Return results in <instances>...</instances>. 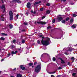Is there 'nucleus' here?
<instances>
[{"instance_id": "obj_48", "label": "nucleus", "mask_w": 77, "mask_h": 77, "mask_svg": "<svg viewBox=\"0 0 77 77\" xmlns=\"http://www.w3.org/2000/svg\"><path fill=\"white\" fill-rule=\"evenodd\" d=\"M69 64H70V63L69 62H68V65H69Z\"/></svg>"}, {"instance_id": "obj_10", "label": "nucleus", "mask_w": 77, "mask_h": 77, "mask_svg": "<svg viewBox=\"0 0 77 77\" xmlns=\"http://www.w3.org/2000/svg\"><path fill=\"white\" fill-rule=\"evenodd\" d=\"M30 3L29 2H28L27 3L26 6L28 8H29V9H30Z\"/></svg>"}, {"instance_id": "obj_20", "label": "nucleus", "mask_w": 77, "mask_h": 77, "mask_svg": "<svg viewBox=\"0 0 77 77\" xmlns=\"http://www.w3.org/2000/svg\"><path fill=\"white\" fill-rule=\"evenodd\" d=\"M9 27L10 29H12L13 27V26H12L11 24H10Z\"/></svg>"}, {"instance_id": "obj_55", "label": "nucleus", "mask_w": 77, "mask_h": 77, "mask_svg": "<svg viewBox=\"0 0 77 77\" xmlns=\"http://www.w3.org/2000/svg\"><path fill=\"white\" fill-rule=\"evenodd\" d=\"M71 5H74V4H72V3H71Z\"/></svg>"}, {"instance_id": "obj_31", "label": "nucleus", "mask_w": 77, "mask_h": 77, "mask_svg": "<svg viewBox=\"0 0 77 77\" xmlns=\"http://www.w3.org/2000/svg\"><path fill=\"white\" fill-rule=\"evenodd\" d=\"M53 61H55V60H56V58H55L54 57L53 58Z\"/></svg>"}, {"instance_id": "obj_63", "label": "nucleus", "mask_w": 77, "mask_h": 77, "mask_svg": "<svg viewBox=\"0 0 77 77\" xmlns=\"http://www.w3.org/2000/svg\"><path fill=\"white\" fill-rule=\"evenodd\" d=\"M47 49V48H45V49H44V50H46Z\"/></svg>"}, {"instance_id": "obj_24", "label": "nucleus", "mask_w": 77, "mask_h": 77, "mask_svg": "<svg viewBox=\"0 0 77 77\" xmlns=\"http://www.w3.org/2000/svg\"><path fill=\"white\" fill-rule=\"evenodd\" d=\"M29 66H32V65H33V63H29Z\"/></svg>"}, {"instance_id": "obj_3", "label": "nucleus", "mask_w": 77, "mask_h": 77, "mask_svg": "<svg viewBox=\"0 0 77 77\" xmlns=\"http://www.w3.org/2000/svg\"><path fill=\"white\" fill-rule=\"evenodd\" d=\"M63 20V18L61 17V15H59L57 16V18L55 19L56 21H57V22H60Z\"/></svg>"}, {"instance_id": "obj_38", "label": "nucleus", "mask_w": 77, "mask_h": 77, "mask_svg": "<svg viewBox=\"0 0 77 77\" xmlns=\"http://www.w3.org/2000/svg\"><path fill=\"white\" fill-rule=\"evenodd\" d=\"M25 15H26L27 16H28V15H29V14H28V13H27V12H26L25 14Z\"/></svg>"}, {"instance_id": "obj_57", "label": "nucleus", "mask_w": 77, "mask_h": 77, "mask_svg": "<svg viewBox=\"0 0 77 77\" xmlns=\"http://www.w3.org/2000/svg\"><path fill=\"white\" fill-rule=\"evenodd\" d=\"M12 47H14V45H12Z\"/></svg>"}, {"instance_id": "obj_13", "label": "nucleus", "mask_w": 77, "mask_h": 77, "mask_svg": "<svg viewBox=\"0 0 77 77\" xmlns=\"http://www.w3.org/2000/svg\"><path fill=\"white\" fill-rule=\"evenodd\" d=\"M20 67L21 69L22 70H24L25 69H26V68L25 67L23 66V65H21L20 66Z\"/></svg>"}, {"instance_id": "obj_50", "label": "nucleus", "mask_w": 77, "mask_h": 77, "mask_svg": "<svg viewBox=\"0 0 77 77\" xmlns=\"http://www.w3.org/2000/svg\"><path fill=\"white\" fill-rule=\"evenodd\" d=\"M31 13H33V11L32 10L31 11Z\"/></svg>"}, {"instance_id": "obj_53", "label": "nucleus", "mask_w": 77, "mask_h": 77, "mask_svg": "<svg viewBox=\"0 0 77 77\" xmlns=\"http://www.w3.org/2000/svg\"><path fill=\"white\" fill-rule=\"evenodd\" d=\"M1 48H2V47L0 46V50L1 51V50H2V49Z\"/></svg>"}, {"instance_id": "obj_2", "label": "nucleus", "mask_w": 77, "mask_h": 77, "mask_svg": "<svg viewBox=\"0 0 77 77\" xmlns=\"http://www.w3.org/2000/svg\"><path fill=\"white\" fill-rule=\"evenodd\" d=\"M41 64L40 63V65H38L35 68V70L36 72H38L41 71Z\"/></svg>"}, {"instance_id": "obj_21", "label": "nucleus", "mask_w": 77, "mask_h": 77, "mask_svg": "<svg viewBox=\"0 0 77 77\" xmlns=\"http://www.w3.org/2000/svg\"><path fill=\"white\" fill-rule=\"evenodd\" d=\"M1 35H2V36H7V34L4 33H1Z\"/></svg>"}, {"instance_id": "obj_17", "label": "nucleus", "mask_w": 77, "mask_h": 77, "mask_svg": "<svg viewBox=\"0 0 77 77\" xmlns=\"http://www.w3.org/2000/svg\"><path fill=\"white\" fill-rule=\"evenodd\" d=\"M41 3V1H39L38 2H36L35 3V4L37 5V4H39V3Z\"/></svg>"}, {"instance_id": "obj_54", "label": "nucleus", "mask_w": 77, "mask_h": 77, "mask_svg": "<svg viewBox=\"0 0 77 77\" xmlns=\"http://www.w3.org/2000/svg\"><path fill=\"white\" fill-rule=\"evenodd\" d=\"M40 37H42V35H40Z\"/></svg>"}, {"instance_id": "obj_52", "label": "nucleus", "mask_w": 77, "mask_h": 77, "mask_svg": "<svg viewBox=\"0 0 77 77\" xmlns=\"http://www.w3.org/2000/svg\"><path fill=\"white\" fill-rule=\"evenodd\" d=\"M36 63H36V62H35L34 63V65H36Z\"/></svg>"}, {"instance_id": "obj_25", "label": "nucleus", "mask_w": 77, "mask_h": 77, "mask_svg": "<svg viewBox=\"0 0 77 77\" xmlns=\"http://www.w3.org/2000/svg\"><path fill=\"white\" fill-rule=\"evenodd\" d=\"M47 14H50V11L49 10H48L47 11Z\"/></svg>"}, {"instance_id": "obj_12", "label": "nucleus", "mask_w": 77, "mask_h": 77, "mask_svg": "<svg viewBox=\"0 0 77 77\" xmlns=\"http://www.w3.org/2000/svg\"><path fill=\"white\" fill-rule=\"evenodd\" d=\"M18 53V51H16L15 52L14 51H11V54H12V56H14V54H16Z\"/></svg>"}, {"instance_id": "obj_11", "label": "nucleus", "mask_w": 77, "mask_h": 77, "mask_svg": "<svg viewBox=\"0 0 77 77\" xmlns=\"http://www.w3.org/2000/svg\"><path fill=\"white\" fill-rule=\"evenodd\" d=\"M59 59L61 60V63L63 64V63H65V61H64V60H62V58H59Z\"/></svg>"}, {"instance_id": "obj_56", "label": "nucleus", "mask_w": 77, "mask_h": 77, "mask_svg": "<svg viewBox=\"0 0 77 77\" xmlns=\"http://www.w3.org/2000/svg\"><path fill=\"white\" fill-rule=\"evenodd\" d=\"M46 2H49V0H46Z\"/></svg>"}, {"instance_id": "obj_4", "label": "nucleus", "mask_w": 77, "mask_h": 77, "mask_svg": "<svg viewBox=\"0 0 77 77\" xmlns=\"http://www.w3.org/2000/svg\"><path fill=\"white\" fill-rule=\"evenodd\" d=\"M67 49H68V50H67L64 53V54H66V55H68L69 54L67 53V52L68 51H72V50H73V51H74V48H67Z\"/></svg>"}, {"instance_id": "obj_14", "label": "nucleus", "mask_w": 77, "mask_h": 77, "mask_svg": "<svg viewBox=\"0 0 77 77\" xmlns=\"http://www.w3.org/2000/svg\"><path fill=\"white\" fill-rule=\"evenodd\" d=\"M76 26L77 25L76 24H74L71 27L72 29H75V28H76Z\"/></svg>"}, {"instance_id": "obj_43", "label": "nucleus", "mask_w": 77, "mask_h": 77, "mask_svg": "<svg viewBox=\"0 0 77 77\" xmlns=\"http://www.w3.org/2000/svg\"><path fill=\"white\" fill-rule=\"evenodd\" d=\"M45 16H43V17H42V19L43 20V19H44V18H45Z\"/></svg>"}, {"instance_id": "obj_5", "label": "nucleus", "mask_w": 77, "mask_h": 77, "mask_svg": "<svg viewBox=\"0 0 77 77\" xmlns=\"http://www.w3.org/2000/svg\"><path fill=\"white\" fill-rule=\"evenodd\" d=\"M9 14L10 15V20H13V16H14L12 12L11 11H10L9 12Z\"/></svg>"}, {"instance_id": "obj_30", "label": "nucleus", "mask_w": 77, "mask_h": 77, "mask_svg": "<svg viewBox=\"0 0 77 77\" xmlns=\"http://www.w3.org/2000/svg\"><path fill=\"white\" fill-rule=\"evenodd\" d=\"M62 23H63L64 24L65 23V20H63L62 21Z\"/></svg>"}, {"instance_id": "obj_62", "label": "nucleus", "mask_w": 77, "mask_h": 77, "mask_svg": "<svg viewBox=\"0 0 77 77\" xmlns=\"http://www.w3.org/2000/svg\"><path fill=\"white\" fill-rule=\"evenodd\" d=\"M1 1H2V3H3V0H1Z\"/></svg>"}, {"instance_id": "obj_26", "label": "nucleus", "mask_w": 77, "mask_h": 77, "mask_svg": "<svg viewBox=\"0 0 77 77\" xmlns=\"http://www.w3.org/2000/svg\"><path fill=\"white\" fill-rule=\"evenodd\" d=\"M24 25H27V24H28V23H27V22H25L24 23Z\"/></svg>"}, {"instance_id": "obj_61", "label": "nucleus", "mask_w": 77, "mask_h": 77, "mask_svg": "<svg viewBox=\"0 0 77 77\" xmlns=\"http://www.w3.org/2000/svg\"><path fill=\"white\" fill-rule=\"evenodd\" d=\"M16 69V68H15L14 70H15Z\"/></svg>"}, {"instance_id": "obj_27", "label": "nucleus", "mask_w": 77, "mask_h": 77, "mask_svg": "<svg viewBox=\"0 0 77 77\" xmlns=\"http://www.w3.org/2000/svg\"><path fill=\"white\" fill-rule=\"evenodd\" d=\"M1 55H0V57H2L3 56V54H2V53H1Z\"/></svg>"}, {"instance_id": "obj_28", "label": "nucleus", "mask_w": 77, "mask_h": 77, "mask_svg": "<svg viewBox=\"0 0 77 77\" xmlns=\"http://www.w3.org/2000/svg\"><path fill=\"white\" fill-rule=\"evenodd\" d=\"M22 43H23V44H24V42H25V40H24V39H23L22 40Z\"/></svg>"}, {"instance_id": "obj_8", "label": "nucleus", "mask_w": 77, "mask_h": 77, "mask_svg": "<svg viewBox=\"0 0 77 77\" xmlns=\"http://www.w3.org/2000/svg\"><path fill=\"white\" fill-rule=\"evenodd\" d=\"M12 3H21V2L20 0H13L12 1Z\"/></svg>"}, {"instance_id": "obj_33", "label": "nucleus", "mask_w": 77, "mask_h": 77, "mask_svg": "<svg viewBox=\"0 0 77 77\" xmlns=\"http://www.w3.org/2000/svg\"><path fill=\"white\" fill-rule=\"evenodd\" d=\"M69 19V17H67V18L66 19V20L67 21H68V20Z\"/></svg>"}, {"instance_id": "obj_22", "label": "nucleus", "mask_w": 77, "mask_h": 77, "mask_svg": "<svg viewBox=\"0 0 77 77\" xmlns=\"http://www.w3.org/2000/svg\"><path fill=\"white\" fill-rule=\"evenodd\" d=\"M0 39H1V40H2L3 41H4V40H5V38L3 37H1Z\"/></svg>"}, {"instance_id": "obj_29", "label": "nucleus", "mask_w": 77, "mask_h": 77, "mask_svg": "<svg viewBox=\"0 0 77 77\" xmlns=\"http://www.w3.org/2000/svg\"><path fill=\"white\" fill-rule=\"evenodd\" d=\"M55 19H54L52 20V22L53 23H55Z\"/></svg>"}, {"instance_id": "obj_18", "label": "nucleus", "mask_w": 77, "mask_h": 77, "mask_svg": "<svg viewBox=\"0 0 77 77\" xmlns=\"http://www.w3.org/2000/svg\"><path fill=\"white\" fill-rule=\"evenodd\" d=\"M22 76V75L20 74H17V77H21Z\"/></svg>"}, {"instance_id": "obj_6", "label": "nucleus", "mask_w": 77, "mask_h": 77, "mask_svg": "<svg viewBox=\"0 0 77 77\" xmlns=\"http://www.w3.org/2000/svg\"><path fill=\"white\" fill-rule=\"evenodd\" d=\"M0 8H1V9H3V13H5V14H6V12L5 11V5H2V6H0Z\"/></svg>"}, {"instance_id": "obj_42", "label": "nucleus", "mask_w": 77, "mask_h": 77, "mask_svg": "<svg viewBox=\"0 0 77 77\" xmlns=\"http://www.w3.org/2000/svg\"><path fill=\"white\" fill-rule=\"evenodd\" d=\"M16 41L15 40H14L13 41V43H15V42H16Z\"/></svg>"}, {"instance_id": "obj_15", "label": "nucleus", "mask_w": 77, "mask_h": 77, "mask_svg": "<svg viewBox=\"0 0 77 77\" xmlns=\"http://www.w3.org/2000/svg\"><path fill=\"white\" fill-rule=\"evenodd\" d=\"M18 14H17L16 16H15V21H16V20H17L15 19V18H16L17 19H18Z\"/></svg>"}, {"instance_id": "obj_16", "label": "nucleus", "mask_w": 77, "mask_h": 77, "mask_svg": "<svg viewBox=\"0 0 77 77\" xmlns=\"http://www.w3.org/2000/svg\"><path fill=\"white\" fill-rule=\"evenodd\" d=\"M75 14H73V17H76V16H77V12H75Z\"/></svg>"}, {"instance_id": "obj_46", "label": "nucleus", "mask_w": 77, "mask_h": 77, "mask_svg": "<svg viewBox=\"0 0 77 77\" xmlns=\"http://www.w3.org/2000/svg\"><path fill=\"white\" fill-rule=\"evenodd\" d=\"M4 60H5V59H2L1 62H3V61H4Z\"/></svg>"}, {"instance_id": "obj_7", "label": "nucleus", "mask_w": 77, "mask_h": 77, "mask_svg": "<svg viewBox=\"0 0 77 77\" xmlns=\"http://www.w3.org/2000/svg\"><path fill=\"white\" fill-rule=\"evenodd\" d=\"M37 23L38 24H46V23L45 22H42V21H39V22H37Z\"/></svg>"}, {"instance_id": "obj_58", "label": "nucleus", "mask_w": 77, "mask_h": 77, "mask_svg": "<svg viewBox=\"0 0 77 77\" xmlns=\"http://www.w3.org/2000/svg\"><path fill=\"white\" fill-rule=\"evenodd\" d=\"M27 48V49H29V48H28V46H27V47H26Z\"/></svg>"}, {"instance_id": "obj_19", "label": "nucleus", "mask_w": 77, "mask_h": 77, "mask_svg": "<svg viewBox=\"0 0 77 77\" xmlns=\"http://www.w3.org/2000/svg\"><path fill=\"white\" fill-rule=\"evenodd\" d=\"M44 54H46V55H47V56H48V54H46V53H44V54L42 55L41 56V58H42V57L43 56V55H44Z\"/></svg>"}, {"instance_id": "obj_64", "label": "nucleus", "mask_w": 77, "mask_h": 77, "mask_svg": "<svg viewBox=\"0 0 77 77\" xmlns=\"http://www.w3.org/2000/svg\"><path fill=\"white\" fill-rule=\"evenodd\" d=\"M75 46H77V44H76Z\"/></svg>"}, {"instance_id": "obj_23", "label": "nucleus", "mask_w": 77, "mask_h": 77, "mask_svg": "<svg viewBox=\"0 0 77 77\" xmlns=\"http://www.w3.org/2000/svg\"><path fill=\"white\" fill-rule=\"evenodd\" d=\"M74 20V19H71V20H70V23H72V22H73V21Z\"/></svg>"}, {"instance_id": "obj_9", "label": "nucleus", "mask_w": 77, "mask_h": 77, "mask_svg": "<svg viewBox=\"0 0 77 77\" xmlns=\"http://www.w3.org/2000/svg\"><path fill=\"white\" fill-rule=\"evenodd\" d=\"M4 16L5 15H2L1 17V19L2 21H4L5 20V19L4 18L5 17H4Z\"/></svg>"}, {"instance_id": "obj_37", "label": "nucleus", "mask_w": 77, "mask_h": 77, "mask_svg": "<svg viewBox=\"0 0 77 77\" xmlns=\"http://www.w3.org/2000/svg\"><path fill=\"white\" fill-rule=\"evenodd\" d=\"M75 74H76L75 73H73L72 74V75L73 76H75Z\"/></svg>"}, {"instance_id": "obj_34", "label": "nucleus", "mask_w": 77, "mask_h": 77, "mask_svg": "<svg viewBox=\"0 0 77 77\" xmlns=\"http://www.w3.org/2000/svg\"><path fill=\"white\" fill-rule=\"evenodd\" d=\"M43 10H44V8H42L40 9V11H42Z\"/></svg>"}, {"instance_id": "obj_1", "label": "nucleus", "mask_w": 77, "mask_h": 77, "mask_svg": "<svg viewBox=\"0 0 77 77\" xmlns=\"http://www.w3.org/2000/svg\"><path fill=\"white\" fill-rule=\"evenodd\" d=\"M44 38V37L42 38V39L41 42L42 44L41 43V42L39 40L37 41V43L38 44H43V45H48L50 44V42H51V41H50V38H48L46 40L44 41V40H43Z\"/></svg>"}, {"instance_id": "obj_35", "label": "nucleus", "mask_w": 77, "mask_h": 77, "mask_svg": "<svg viewBox=\"0 0 77 77\" xmlns=\"http://www.w3.org/2000/svg\"><path fill=\"white\" fill-rule=\"evenodd\" d=\"M62 69V67H58V69Z\"/></svg>"}, {"instance_id": "obj_51", "label": "nucleus", "mask_w": 77, "mask_h": 77, "mask_svg": "<svg viewBox=\"0 0 77 77\" xmlns=\"http://www.w3.org/2000/svg\"><path fill=\"white\" fill-rule=\"evenodd\" d=\"M57 77H60V75H58Z\"/></svg>"}, {"instance_id": "obj_41", "label": "nucleus", "mask_w": 77, "mask_h": 77, "mask_svg": "<svg viewBox=\"0 0 77 77\" xmlns=\"http://www.w3.org/2000/svg\"><path fill=\"white\" fill-rule=\"evenodd\" d=\"M50 28H51V26H48V27H47V29H50Z\"/></svg>"}, {"instance_id": "obj_44", "label": "nucleus", "mask_w": 77, "mask_h": 77, "mask_svg": "<svg viewBox=\"0 0 77 77\" xmlns=\"http://www.w3.org/2000/svg\"><path fill=\"white\" fill-rule=\"evenodd\" d=\"M9 56H10V54H8L7 55V57H9Z\"/></svg>"}, {"instance_id": "obj_59", "label": "nucleus", "mask_w": 77, "mask_h": 77, "mask_svg": "<svg viewBox=\"0 0 77 77\" xmlns=\"http://www.w3.org/2000/svg\"><path fill=\"white\" fill-rule=\"evenodd\" d=\"M18 50L19 51H20V50H21V49H19Z\"/></svg>"}, {"instance_id": "obj_47", "label": "nucleus", "mask_w": 77, "mask_h": 77, "mask_svg": "<svg viewBox=\"0 0 77 77\" xmlns=\"http://www.w3.org/2000/svg\"><path fill=\"white\" fill-rule=\"evenodd\" d=\"M61 1H63V2H66V0H61Z\"/></svg>"}, {"instance_id": "obj_60", "label": "nucleus", "mask_w": 77, "mask_h": 77, "mask_svg": "<svg viewBox=\"0 0 77 77\" xmlns=\"http://www.w3.org/2000/svg\"><path fill=\"white\" fill-rule=\"evenodd\" d=\"M55 73V72H53V73H51V74H54Z\"/></svg>"}, {"instance_id": "obj_49", "label": "nucleus", "mask_w": 77, "mask_h": 77, "mask_svg": "<svg viewBox=\"0 0 77 77\" xmlns=\"http://www.w3.org/2000/svg\"><path fill=\"white\" fill-rule=\"evenodd\" d=\"M51 77H54V75H52L51 76Z\"/></svg>"}, {"instance_id": "obj_32", "label": "nucleus", "mask_w": 77, "mask_h": 77, "mask_svg": "<svg viewBox=\"0 0 77 77\" xmlns=\"http://www.w3.org/2000/svg\"><path fill=\"white\" fill-rule=\"evenodd\" d=\"M47 6H49L50 5V4L49 3H47L46 4Z\"/></svg>"}, {"instance_id": "obj_39", "label": "nucleus", "mask_w": 77, "mask_h": 77, "mask_svg": "<svg viewBox=\"0 0 77 77\" xmlns=\"http://www.w3.org/2000/svg\"><path fill=\"white\" fill-rule=\"evenodd\" d=\"M53 38H54V39H58L57 37H53Z\"/></svg>"}, {"instance_id": "obj_40", "label": "nucleus", "mask_w": 77, "mask_h": 77, "mask_svg": "<svg viewBox=\"0 0 77 77\" xmlns=\"http://www.w3.org/2000/svg\"><path fill=\"white\" fill-rule=\"evenodd\" d=\"M71 59L72 60H74V57H72V58H71Z\"/></svg>"}, {"instance_id": "obj_36", "label": "nucleus", "mask_w": 77, "mask_h": 77, "mask_svg": "<svg viewBox=\"0 0 77 77\" xmlns=\"http://www.w3.org/2000/svg\"><path fill=\"white\" fill-rule=\"evenodd\" d=\"M26 29H22V32H26Z\"/></svg>"}, {"instance_id": "obj_45", "label": "nucleus", "mask_w": 77, "mask_h": 77, "mask_svg": "<svg viewBox=\"0 0 77 77\" xmlns=\"http://www.w3.org/2000/svg\"><path fill=\"white\" fill-rule=\"evenodd\" d=\"M36 11H35L34 12H33V14H36Z\"/></svg>"}]
</instances>
